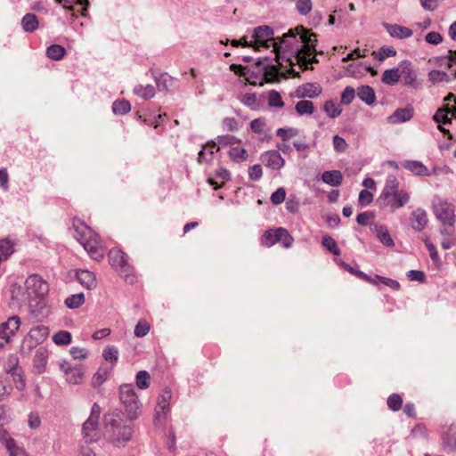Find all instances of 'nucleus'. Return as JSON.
<instances>
[{
  "instance_id": "a878e982",
  "label": "nucleus",
  "mask_w": 456,
  "mask_h": 456,
  "mask_svg": "<svg viewBox=\"0 0 456 456\" xmlns=\"http://www.w3.org/2000/svg\"><path fill=\"white\" fill-rule=\"evenodd\" d=\"M322 180L330 186L337 187L342 183L343 175L339 170L325 171L322 175Z\"/></svg>"
},
{
  "instance_id": "f03ea898",
  "label": "nucleus",
  "mask_w": 456,
  "mask_h": 456,
  "mask_svg": "<svg viewBox=\"0 0 456 456\" xmlns=\"http://www.w3.org/2000/svg\"><path fill=\"white\" fill-rule=\"evenodd\" d=\"M73 236L84 247L93 259L103 257L104 250L102 242L94 231L80 220L73 222Z\"/></svg>"
},
{
  "instance_id": "ea45409f",
  "label": "nucleus",
  "mask_w": 456,
  "mask_h": 456,
  "mask_svg": "<svg viewBox=\"0 0 456 456\" xmlns=\"http://www.w3.org/2000/svg\"><path fill=\"white\" fill-rule=\"evenodd\" d=\"M151 376L146 370H140L135 377L136 386L140 389H147L150 387Z\"/></svg>"
},
{
  "instance_id": "dca6fc26",
  "label": "nucleus",
  "mask_w": 456,
  "mask_h": 456,
  "mask_svg": "<svg viewBox=\"0 0 456 456\" xmlns=\"http://www.w3.org/2000/svg\"><path fill=\"white\" fill-rule=\"evenodd\" d=\"M171 398L172 393L168 388L163 390V392L159 395L158 398L155 419H159L162 417L167 418L170 411L169 402Z\"/></svg>"
},
{
  "instance_id": "79ce46f5",
  "label": "nucleus",
  "mask_w": 456,
  "mask_h": 456,
  "mask_svg": "<svg viewBox=\"0 0 456 456\" xmlns=\"http://www.w3.org/2000/svg\"><path fill=\"white\" fill-rule=\"evenodd\" d=\"M53 341L59 346H67L71 343V334L66 330L58 331L53 335Z\"/></svg>"
},
{
  "instance_id": "7ed1b4c3",
  "label": "nucleus",
  "mask_w": 456,
  "mask_h": 456,
  "mask_svg": "<svg viewBox=\"0 0 456 456\" xmlns=\"http://www.w3.org/2000/svg\"><path fill=\"white\" fill-rule=\"evenodd\" d=\"M109 263L128 283L136 280L134 267L128 263V256L118 248H111L108 253Z\"/></svg>"
},
{
  "instance_id": "ddd939ff",
  "label": "nucleus",
  "mask_w": 456,
  "mask_h": 456,
  "mask_svg": "<svg viewBox=\"0 0 456 456\" xmlns=\"http://www.w3.org/2000/svg\"><path fill=\"white\" fill-rule=\"evenodd\" d=\"M297 37L299 36V52L300 53L305 54H313L316 53L315 46L311 43V37H316V35L311 33L308 29L305 28L303 26L298 25L295 28Z\"/></svg>"
},
{
  "instance_id": "a18cd8bd",
  "label": "nucleus",
  "mask_w": 456,
  "mask_h": 456,
  "mask_svg": "<svg viewBox=\"0 0 456 456\" xmlns=\"http://www.w3.org/2000/svg\"><path fill=\"white\" fill-rule=\"evenodd\" d=\"M157 86L159 90L167 91L170 86H173V77L168 76L167 73L161 74L155 79Z\"/></svg>"
},
{
  "instance_id": "20e7f679",
  "label": "nucleus",
  "mask_w": 456,
  "mask_h": 456,
  "mask_svg": "<svg viewBox=\"0 0 456 456\" xmlns=\"http://www.w3.org/2000/svg\"><path fill=\"white\" fill-rule=\"evenodd\" d=\"M120 402L124 405L130 419H135L141 408V403L131 384H123L119 387Z\"/></svg>"
},
{
  "instance_id": "4468645a",
  "label": "nucleus",
  "mask_w": 456,
  "mask_h": 456,
  "mask_svg": "<svg viewBox=\"0 0 456 456\" xmlns=\"http://www.w3.org/2000/svg\"><path fill=\"white\" fill-rule=\"evenodd\" d=\"M260 159L267 167L274 170H279L285 165L284 159L275 150L265 151Z\"/></svg>"
},
{
  "instance_id": "338daca9",
  "label": "nucleus",
  "mask_w": 456,
  "mask_h": 456,
  "mask_svg": "<svg viewBox=\"0 0 456 456\" xmlns=\"http://www.w3.org/2000/svg\"><path fill=\"white\" fill-rule=\"evenodd\" d=\"M373 200V195L368 190H362L359 193L358 203L360 206H367Z\"/></svg>"
},
{
  "instance_id": "4c0bfd02",
  "label": "nucleus",
  "mask_w": 456,
  "mask_h": 456,
  "mask_svg": "<svg viewBox=\"0 0 456 456\" xmlns=\"http://www.w3.org/2000/svg\"><path fill=\"white\" fill-rule=\"evenodd\" d=\"M65 48L60 45H52L46 49V55L48 58L59 61L62 59L65 54Z\"/></svg>"
},
{
  "instance_id": "bb28decb",
  "label": "nucleus",
  "mask_w": 456,
  "mask_h": 456,
  "mask_svg": "<svg viewBox=\"0 0 456 456\" xmlns=\"http://www.w3.org/2000/svg\"><path fill=\"white\" fill-rule=\"evenodd\" d=\"M219 151V147H216L215 142H208L203 146L202 150L199 152L198 161L199 163H208L213 159L214 152Z\"/></svg>"
},
{
  "instance_id": "c756f323",
  "label": "nucleus",
  "mask_w": 456,
  "mask_h": 456,
  "mask_svg": "<svg viewBox=\"0 0 456 456\" xmlns=\"http://www.w3.org/2000/svg\"><path fill=\"white\" fill-rule=\"evenodd\" d=\"M400 79V66L390 69H386L383 74L381 80L384 84L388 86L395 85Z\"/></svg>"
},
{
  "instance_id": "b1692460",
  "label": "nucleus",
  "mask_w": 456,
  "mask_h": 456,
  "mask_svg": "<svg viewBox=\"0 0 456 456\" xmlns=\"http://www.w3.org/2000/svg\"><path fill=\"white\" fill-rule=\"evenodd\" d=\"M413 117V110L411 108L397 109L392 115L388 117V122L397 124L406 122Z\"/></svg>"
},
{
  "instance_id": "6e6d98bb",
  "label": "nucleus",
  "mask_w": 456,
  "mask_h": 456,
  "mask_svg": "<svg viewBox=\"0 0 456 456\" xmlns=\"http://www.w3.org/2000/svg\"><path fill=\"white\" fill-rule=\"evenodd\" d=\"M276 134L281 137L283 141H288L292 137H295L298 134V129L295 127L289 128H279L276 132Z\"/></svg>"
},
{
  "instance_id": "69168bd1",
  "label": "nucleus",
  "mask_w": 456,
  "mask_h": 456,
  "mask_svg": "<svg viewBox=\"0 0 456 456\" xmlns=\"http://www.w3.org/2000/svg\"><path fill=\"white\" fill-rule=\"evenodd\" d=\"M377 236L379 240L387 247L394 246V240H392L388 231L387 229H380L377 231Z\"/></svg>"
},
{
  "instance_id": "9d476101",
  "label": "nucleus",
  "mask_w": 456,
  "mask_h": 456,
  "mask_svg": "<svg viewBox=\"0 0 456 456\" xmlns=\"http://www.w3.org/2000/svg\"><path fill=\"white\" fill-rule=\"evenodd\" d=\"M25 287L28 298H42L48 292V284L37 275H30L25 281Z\"/></svg>"
},
{
  "instance_id": "3c124183",
  "label": "nucleus",
  "mask_w": 456,
  "mask_h": 456,
  "mask_svg": "<svg viewBox=\"0 0 456 456\" xmlns=\"http://www.w3.org/2000/svg\"><path fill=\"white\" fill-rule=\"evenodd\" d=\"M265 80L267 83L273 82L279 74V69L274 65H266L263 67Z\"/></svg>"
},
{
  "instance_id": "393cba45",
  "label": "nucleus",
  "mask_w": 456,
  "mask_h": 456,
  "mask_svg": "<svg viewBox=\"0 0 456 456\" xmlns=\"http://www.w3.org/2000/svg\"><path fill=\"white\" fill-rule=\"evenodd\" d=\"M48 359V352L45 348L40 347L34 356V368L37 373H43L45 370Z\"/></svg>"
},
{
  "instance_id": "37998d69",
  "label": "nucleus",
  "mask_w": 456,
  "mask_h": 456,
  "mask_svg": "<svg viewBox=\"0 0 456 456\" xmlns=\"http://www.w3.org/2000/svg\"><path fill=\"white\" fill-rule=\"evenodd\" d=\"M131 110V105L128 101L120 100L113 102L112 110L115 114L125 115Z\"/></svg>"
},
{
  "instance_id": "aec40b11",
  "label": "nucleus",
  "mask_w": 456,
  "mask_h": 456,
  "mask_svg": "<svg viewBox=\"0 0 456 456\" xmlns=\"http://www.w3.org/2000/svg\"><path fill=\"white\" fill-rule=\"evenodd\" d=\"M383 27L387 33L395 38L404 39L412 36L413 32L411 28L398 24L383 23Z\"/></svg>"
},
{
  "instance_id": "473e14b6",
  "label": "nucleus",
  "mask_w": 456,
  "mask_h": 456,
  "mask_svg": "<svg viewBox=\"0 0 456 456\" xmlns=\"http://www.w3.org/2000/svg\"><path fill=\"white\" fill-rule=\"evenodd\" d=\"M133 92L134 94L143 98L144 100H150L155 95V88L152 85H138L134 86Z\"/></svg>"
},
{
  "instance_id": "49530a36",
  "label": "nucleus",
  "mask_w": 456,
  "mask_h": 456,
  "mask_svg": "<svg viewBox=\"0 0 456 456\" xmlns=\"http://www.w3.org/2000/svg\"><path fill=\"white\" fill-rule=\"evenodd\" d=\"M273 51L276 54V61L280 66H283V62H288L289 66L294 65L291 58L289 56L285 55V53L282 48H281L278 45H273Z\"/></svg>"
},
{
  "instance_id": "6e6552de",
  "label": "nucleus",
  "mask_w": 456,
  "mask_h": 456,
  "mask_svg": "<svg viewBox=\"0 0 456 456\" xmlns=\"http://www.w3.org/2000/svg\"><path fill=\"white\" fill-rule=\"evenodd\" d=\"M273 45H278L284 52H288L296 58L299 55V40L295 28L289 29L281 37H277Z\"/></svg>"
},
{
  "instance_id": "7c9ffc66",
  "label": "nucleus",
  "mask_w": 456,
  "mask_h": 456,
  "mask_svg": "<svg viewBox=\"0 0 456 456\" xmlns=\"http://www.w3.org/2000/svg\"><path fill=\"white\" fill-rule=\"evenodd\" d=\"M358 97L368 105H371L375 100L374 90L369 86H362L358 88Z\"/></svg>"
},
{
  "instance_id": "bf43d9fd",
  "label": "nucleus",
  "mask_w": 456,
  "mask_h": 456,
  "mask_svg": "<svg viewBox=\"0 0 456 456\" xmlns=\"http://www.w3.org/2000/svg\"><path fill=\"white\" fill-rule=\"evenodd\" d=\"M402 404L403 399L398 394H393L387 399V405L394 411H399L402 408Z\"/></svg>"
},
{
  "instance_id": "a19ab883",
  "label": "nucleus",
  "mask_w": 456,
  "mask_h": 456,
  "mask_svg": "<svg viewBox=\"0 0 456 456\" xmlns=\"http://www.w3.org/2000/svg\"><path fill=\"white\" fill-rule=\"evenodd\" d=\"M296 110L299 115L313 114L314 110V103L307 100L299 101L296 104Z\"/></svg>"
},
{
  "instance_id": "e433bc0d",
  "label": "nucleus",
  "mask_w": 456,
  "mask_h": 456,
  "mask_svg": "<svg viewBox=\"0 0 456 456\" xmlns=\"http://www.w3.org/2000/svg\"><path fill=\"white\" fill-rule=\"evenodd\" d=\"M85 303L84 293H77L68 297L65 299V305L69 309H76Z\"/></svg>"
},
{
  "instance_id": "58836bf2",
  "label": "nucleus",
  "mask_w": 456,
  "mask_h": 456,
  "mask_svg": "<svg viewBox=\"0 0 456 456\" xmlns=\"http://www.w3.org/2000/svg\"><path fill=\"white\" fill-rule=\"evenodd\" d=\"M322 244L328 251L331 252L333 255L339 256L341 254L340 248L332 237L329 235L324 236L322 238Z\"/></svg>"
},
{
  "instance_id": "864d4df0",
  "label": "nucleus",
  "mask_w": 456,
  "mask_h": 456,
  "mask_svg": "<svg viewBox=\"0 0 456 456\" xmlns=\"http://www.w3.org/2000/svg\"><path fill=\"white\" fill-rule=\"evenodd\" d=\"M229 156L235 161H243L248 157V152L245 149L240 147H233L229 151Z\"/></svg>"
},
{
  "instance_id": "4be33fe9",
  "label": "nucleus",
  "mask_w": 456,
  "mask_h": 456,
  "mask_svg": "<svg viewBox=\"0 0 456 456\" xmlns=\"http://www.w3.org/2000/svg\"><path fill=\"white\" fill-rule=\"evenodd\" d=\"M399 182L395 175H388L386 179L384 189L379 198V200L387 199L396 192H400Z\"/></svg>"
},
{
  "instance_id": "72a5a7b5",
  "label": "nucleus",
  "mask_w": 456,
  "mask_h": 456,
  "mask_svg": "<svg viewBox=\"0 0 456 456\" xmlns=\"http://www.w3.org/2000/svg\"><path fill=\"white\" fill-rule=\"evenodd\" d=\"M21 25L26 32H33L38 28L37 16L32 13H27L21 20Z\"/></svg>"
},
{
  "instance_id": "2f4dec72",
  "label": "nucleus",
  "mask_w": 456,
  "mask_h": 456,
  "mask_svg": "<svg viewBox=\"0 0 456 456\" xmlns=\"http://www.w3.org/2000/svg\"><path fill=\"white\" fill-rule=\"evenodd\" d=\"M240 102L252 110H258L262 107V103L257 99L256 94L248 93L240 97Z\"/></svg>"
},
{
  "instance_id": "680f3d73",
  "label": "nucleus",
  "mask_w": 456,
  "mask_h": 456,
  "mask_svg": "<svg viewBox=\"0 0 456 456\" xmlns=\"http://www.w3.org/2000/svg\"><path fill=\"white\" fill-rule=\"evenodd\" d=\"M355 97V91L351 86H346L341 94V103L347 105L353 102Z\"/></svg>"
},
{
  "instance_id": "f8f14e48",
  "label": "nucleus",
  "mask_w": 456,
  "mask_h": 456,
  "mask_svg": "<svg viewBox=\"0 0 456 456\" xmlns=\"http://www.w3.org/2000/svg\"><path fill=\"white\" fill-rule=\"evenodd\" d=\"M273 30L268 26H259L256 28L252 38L254 39L256 50H258L259 47L268 48L271 45L273 46V42L276 41V38H273Z\"/></svg>"
},
{
  "instance_id": "0eeeda50",
  "label": "nucleus",
  "mask_w": 456,
  "mask_h": 456,
  "mask_svg": "<svg viewBox=\"0 0 456 456\" xmlns=\"http://www.w3.org/2000/svg\"><path fill=\"white\" fill-rule=\"evenodd\" d=\"M101 415V407L98 403H94L89 418L83 424L82 432L89 443L98 440L97 434L95 433L98 427L99 418Z\"/></svg>"
},
{
  "instance_id": "a211bd4d",
  "label": "nucleus",
  "mask_w": 456,
  "mask_h": 456,
  "mask_svg": "<svg viewBox=\"0 0 456 456\" xmlns=\"http://www.w3.org/2000/svg\"><path fill=\"white\" fill-rule=\"evenodd\" d=\"M322 87L316 83H305L299 86L296 90L297 98H314L322 94Z\"/></svg>"
},
{
  "instance_id": "1a4fd4ad",
  "label": "nucleus",
  "mask_w": 456,
  "mask_h": 456,
  "mask_svg": "<svg viewBox=\"0 0 456 456\" xmlns=\"http://www.w3.org/2000/svg\"><path fill=\"white\" fill-rule=\"evenodd\" d=\"M20 326V318L17 315L11 316L6 322L0 324V347L10 343L12 337L15 335Z\"/></svg>"
},
{
  "instance_id": "774afa93",
  "label": "nucleus",
  "mask_w": 456,
  "mask_h": 456,
  "mask_svg": "<svg viewBox=\"0 0 456 456\" xmlns=\"http://www.w3.org/2000/svg\"><path fill=\"white\" fill-rule=\"evenodd\" d=\"M297 9L298 12L302 15L308 14L312 10L311 0H297Z\"/></svg>"
},
{
  "instance_id": "5fc2aeb1",
  "label": "nucleus",
  "mask_w": 456,
  "mask_h": 456,
  "mask_svg": "<svg viewBox=\"0 0 456 456\" xmlns=\"http://www.w3.org/2000/svg\"><path fill=\"white\" fill-rule=\"evenodd\" d=\"M268 104L270 107H277V108L283 107L284 102H283L279 92H277L275 90H272L269 92Z\"/></svg>"
},
{
  "instance_id": "052dcab7",
  "label": "nucleus",
  "mask_w": 456,
  "mask_h": 456,
  "mask_svg": "<svg viewBox=\"0 0 456 456\" xmlns=\"http://www.w3.org/2000/svg\"><path fill=\"white\" fill-rule=\"evenodd\" d=\"M12 252H13L12 243L7 239L0 240V254L4 258H7L9 256H11L12 254Z\"/></svg>"
},
{
  "instance_id": "c85d7f7f",
  "label": "nucleus",
  "mask_w": 456,
  "mask_h": 456,
  "mask_svg": "<svg viewBox=\"0 0 456 456\" xmlns=\"http://www.w3.org/2000/svg\"><path fill=\"white\" fill-rule=\"evenodd\" d=\"M403 167L417 175H429L428 167L419 161L407 160Z\"/></svg>"
},
{
  "instance_id": "4d7b16f0",
  "label": "nucleus",
  "mask_w": 456,
  "mask_h": 456,
  "mask_svg": "<svg viewBox=\"0 0 456 456\" xmlns=\"http://www.w3.org/2000/svg\"><path fill=\"white\" fill-rule=\"evenodd\" d=\"M311 54H305V53H299V55L296 58L297 63L301 68L304 69H307L308 64L317 63L318 60L315 56H313L312 58H308Z\"/></svg>"
},
{
  "instance_id": "603ef678",
  "label": "nucleus",
  "mask_w": 456,
  "mask_h": 456,
  "mask_svg": "<svg viewBox=\"0 0 456 456\" xmlns=\"http://www.w3.org/2000/svg\"><path fill=\"white\" fill-rule=\"evenodd\" d=\"M0 441L5 445L9 452L17 446L15 441L10 436L8 432L2 428H0Z\"/></svg>"
},
{
  "instance_id": "2eb2a0df",
  "label": "nucleus",
  "mask_w": 456,
  "mask_h": 456,
  "mask_svg": "<svg viewBox=\"0 0 456 456\" xmlns=\"http://www.w3.org/2000/svg\"><path fill=\"white\" fill-rule=\"evenodd\" d=\"M409 193L404 190H401L400 192H396L395 195H392L387 199H383L380 201L383 202L385 206L389 207L392 211H395L403 208L409 202Z\"/></svg>"
},
{
  "instance_id": "5701e85b",
  "label": "nucleus",
  "mask_w": 456,
  "mask_h": 456,
  "mask_svg": "<svg viewBox=\"0 0 456 456\" xmlns=\"http://www.w3.org/2000/svg\"><path fill=\"white\" fill-rule=\"evenodd\" d=\"M80 284L87 289H93L97 285L95 274L88 270H80L77 273Z\"/></svg>"
},
{
  "instance_id": "423d86ee",
  "label": "nucleus",
  "mask_w": 456,
  "mask_h": 456,
  "mask_svg": "<svg viewBox=\"0 0 456 456\" xmlns=\"http://www.w3.org/2000/svg\"><path fill=\"white\" fill-rule=\"evenodd\" d=\"M49 335V329L45 325H37L30 329L24 337L21 344V351L29 353L37 346L42 344Z\"/></svg>"
},
{
  "instance_id": "c03bdc74",
  "label": "nucleus",
  "mask_w": 456,
  "mask_h": 456,
  "mask_svg": "<svg viewBox=\"0 0 456 456\" xmlns=\"http://www.w3.org/2000/svg\"><path fill=\"white\" fill-rule=\"evenodd\" d=\"M110 373V369L106 367H101L97 372L94 375L92 384L94 387L101 386L107 379Z\"/></svg>"
},
{
  "instance_id": "09e8293b",
  "label": "nucleus",
  "mask_w": 456,
  "mask_h": 456,
  "mask_svg": "<svg viewBox=\"0 0 456 456\" xmlns=\"http://www.w3.org/2000/svg\"><path fill=\"white\" fill-rule=\"evenodd\" d=\"M102 357L105 361L115 363L118 359V350L113 346H108L103 350Z\"/></svg>"
},
{
  "instance_id": "13d9d810",
  "label": "nucleus",
  "mask_w": 456,
  "mask_h": 456,
  "mask_svg": "<svg viewBox=\"0 0 456 456\" xmlns=\"http://www.w3.org/2000/svg\"><path fill=\"white\" fill-rule=\"evenodd\" d=\"M428 78L430 81H432L434 83L442 82V81H446V82L450 81V77L446 72L436 70V69L431 70L428 73Z\"/></svg>"
},
{
  "instance_id": "412c9836",
  "label": "nucleus",
  "mask_w": 456,
  "mask_h": 456,
  "mask_svg": "<svg viewBox=\"0 0 456 456\" xmlns=\"http://www.w3.org/2000/svg\"><path fill=\"white\" fill-rule=\"evenodd\" d=\"M60 368L65 373L69 383L78 384L81 381L84 373L79 368H72L66 361L60 363Z\"/></svg>"
},
{
  "instance_id": "8fccbe9b",
  "label": "nucleus",
  "mask_w": 456,
  "mask_h": 456,
  "mask_svg": "<svg viewBox=\"0 0 456 456\" xmlns=\"http://www.w3.org/2000/svg\"><path fill=\"white\" fill-rule=\"evenodd\" d=\"M375 58L380 61H383L387 57H392L396 54V51L391 46H383L379 52H373Z\"/></svg>"
},
{
  "instance_id": "e2e57ef3",
  "label": "nucleus",
  "mask_w": 456,
  "mask_h": 456,
  "mask_svg": "<svg viewBox=\"0 0 456 456\" xmlns=\"http://www.w3.org/2000/svg\"><path fill=\"white\" fill-rule=\"evenodd\" d=\"M150 330V325L146 321H139L134 328V335L138 338L144 337Z\"/></svg>"
},
{
  "instance_id": "f704fd0d",
  "label": "nucleus",
  "mask_w": 456,
  "mask_h": 456,
  "mask_svg": "<svg viewBox=\"0 0 456 456\" xmlns=\"http://www.w3.org/2000/svg\"><path fill=\"white\" fill-rule=\"evenodd\" d=\"M11 294L12 299L15 301L16 304L20 305L28 300L27 291L23 292L20 285L12 284L11 287Z\"/></svg>"
},
{
  "instance_id": "c9c22d12",
  "label": "nucleus",
  "mask_w": 456,
  "mask_h": 456,
  "mask_svg": "<svg viewBox=\"0 0 456 456\" xmlns=\"http://www.w3.org/2000/svg\"><path fill=\"white\" fill-rule=\"evenodd\" d=\"M450 113V108L448 105L438 109L433 119L435 122L438 124H444V125H449L452 124V119L448 117V114Z\"/></svg>"
},
{
  "instance_id": "f257e3e1",
  "label": "nucleus",
  "mask_w": 456,
  "mask_h": 456,
  "mask_svg": "<svg viewBox=\"0 0 456 456\" xmlns=\"http://www.w3.org/2000/svg\"><path fill=\"white\" fill-rule=\"evenodd\" d=\"M104 424L109 439L115 446L124 445L131 440L134 433L133 427L123 419L120 412L113 411L106 414Z\"/></svg>"
},
{
  "instance_id": "0e129e2a",
  "label": "nucleus",
  "mask_w": 456,
  "mask_h": 456,
  "mask_svg": "<svg viewBox=\"0 0 456 456\" xmlns=\"http://www.w3.org/2000/svg\"><path fill=\"white\" fill-rule=\"evenodd\" d=\"M285 198L286 191L284 188L281 187L272 193L271 201L273 205H279L285 200Z\"/></svg>"
},
{
  "instance_id": "6ab92c4d",
  "label": "nucleus",
  "mask_w": 456,
  "mask_h": 456,
  "mask_svg": "<svg viewBox=\"0 0 456 456\" xmlns=\"http://www.w3.org/2000/svg\"><path fill=\"white\" fill-rule=\"evenodd\" d=\"M411 227L414 231L421 232L428 223L427 211L423 208H417L411 214Z\"/></svg>"
},
{
  "instance_id": "f3484780",
  "label": "nucleus",
  "mask_w": 456,
  "mask_h": 456,
  "mask_svg": "<svg viewBox=\"0 0 456 456\" xmlns=\"http://www.w3.org/2000/svg\"><path fill=\"white\" fill-rule=\"evenodd\" d=\"M30 314L37 320H43L48 316L50 310L45 300L42 298H34L28 303Z\"/></svg>"
},
{
  "instance_id": "de8ad7c7",
  "label": "nucleus",
  "mask_w": 456,
  "mask_h": 456,
  "mask_svg": "<svg viewBox=\"0 0 456 456\" xmlns=\"http://www.w3.org/2000/svg\"><path fill=\"white\" fill-rule=\"evenodd\" d=\"M323 110L327 113V115L331 118L338 117L342 111L341 109H339V107L337 106L336 103L331 100L327 101L324 103Z\"/></svg>"
},
{
  "instance_id": "9b49d317",
  "label": "nucleus",
  "mask_w": 456,
  "mask_h": 456,
  "mask_svg": "<svg viewBox=\"0 0 456 456\" xmlns=\"http://www.w3.org/2000/svg\"><path fill=\"white\" fill-rule=\"evenodd\" d=\"M400 77H402L404 86L412 89H419L421 86V81L418 79L413 65L409 61H403L400 63Z\"/></svg>"
},
{
  "instance_id": "39448f33",
  "label": "nucleus",
  "mask_w": 456,
  "mask_h": 456,
  "mask_svg": "<svg viewBox=\"0 0 456 456\" xmlns=\"http://www.w3.org/2000/svg\"><path fill=\"white\" fill-rule=\"evenodd\" d=\"M433 213L442 225L453 227L456 223L454 206L440 199L433 201Z\"/></svg>"
},
{
  "instance_id": "cd10ccee",
  "label": "nucleus",
  "mask_w": 456,
  "mask_h": 456,
  "mask_svg": "<svg viewBox=\"0 0 456 456\" xmlns=\"http://www.w3.org/2000/svg\"><path fill=\"white\" fill-rule=\"evenodd\" d=\"M273 241H275V243L281 242L284 248H289L292 245L293 238L286 229L277 228L274 230Z\"/></svg>"
}]
</instances>
